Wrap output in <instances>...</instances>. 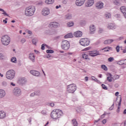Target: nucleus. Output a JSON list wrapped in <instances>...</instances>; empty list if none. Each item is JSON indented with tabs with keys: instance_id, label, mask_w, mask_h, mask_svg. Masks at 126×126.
<instances>
[{
	"instance_id": "1",
	"label": "nucleus",
	"mask_w": 126,
	"mask_h": 126,
	"mask_svg": "<svg viewBox=\"0 0 126 126\" xmlns=\"http://www.w3.org/2000/svg\"><path fill=\"white\" fill-rule=\"evenodd\" d=\"M63 115V111L60 109L54 110L51 113V117L53 120H58L61 116Z\"/></svg>"
},
{
	"instance_id": "2",
	"label": "nucleus",
	"mask_w": 126,
	"mask_h": 126,
	"mask_svg": "<svg viewBox=\"0 0 126 126\" xmlns=\"http://www.w3.org/2000/svg\"><path fill=\"white\" fill-rule=\"evenodd\" d=\"M35 10H36V8L34 6H29L26 8L25 13L27 16H32L34 15Z\"/></svg>"
},
{
	"instance_id": "3",
	"label": "nucleus",
	"mask_w": 126,
	"mask_h": 126,
	"mask_svg": "<svg viewBox=\"0 0 126 126\" xmlns=\"http://www.w3.org/2000/svg\"><path fill=\"white\" fill-rule=\"evenodd\" d=\"M6 78L10 80L13 79L15 77V71L13 69H10L6 72Z\"/></svg>"
},
{
	"instance_id": "4",
	"label": "nucleus",
	"mask_w": 126,
	"mask_h": 126,
	"mask_svg": "<svg viewBox=\"0 0 126 126\" xmlns=\"http://www.w3.org/2000/svg\"><path fill=\"white\" fill-rule=\"evenodd\" d=\"M77 88L76 85L74 84H70L67 86V92L68 93H74L76 91Z\"/></svg>"
},
{
	"instance_id": "5",
	"label": "nucleus",
	"mask_w": 126,
	"mask_h": 126,
	"mask_svg": "<svg viewBox=\"0 0 126 126\" xmlns=\"http://www.w3.org/2000/svg\"><path fill=\"white\" fill-rule=\"evenodd\" d=\"M1 42L4 46L9 45L10 43V37L7 35H5L1 37Z\"/></svg>"
},
{
	"instance_id": "6",
	"label": "nucleus",
	"mask_w": 126,
	"mask_h": 126,
	"mask_svg": "<svg viewBox=\"0 0 126 126\" xmlns=\"http://www.w3.org/2000/svg\"><path fill=\"white\" fill-rule=\"evenodd\" d=\"M62 48L63 50H64V51L69 50V48H70V44H69V42L67 40H63L62 42Z\"/></svg>"
},
{
	"instance_id": "7",
	"label": "nucleus",
	"mask_w": 126,
	"mask_h": 126,
	"mask_svg": "<svg viewBox=\"0 0 126 126\" xmlns=\"http://www.w3.org/2000/svg\"><path fill=\"white\" fill-rule=\"evenodd\" d=\"M79 43L82 46L86 47V46H89V44H90V41L88 38H82L80 40Z\"/></svg>"
},
{
	"instance_id": "8",
	"label": "nucleus",
	"mask_w": 126,
	"mask_h": 126,
	"mask_svg": "<svg viewBox=\"0 0 126 126\" xmlns=\"http://www.w3.org/2000/svg\"><path fill=\"white\" fill-rule=\"evenodd\" d=\"M13 94L15 96L19 97L21 95V89L19 87H16L13 90Z\"/></svg>"
},
{
	"instance_id": "9",
	"label": "nucleus",
	"mask_w": 126,
	"mask_h": 126,
	"mask_svg": "<svg viewBox=\"0 0 126 126\" xmlns=\"http://www.w3.org/2000/svg\"><path fill=\"white\" fill-rule=\"evenodd\" d=\"M42 15L43 16H47L50 14V9L49 8H43L42 11H41Z\"/></svg>"
},
{
	"instance_id": "10",
	"label": "nucleus",
	"mask_w": 126,
	"mask_h": 126,
	"mask_svg": "<svg viewBox=\"0 0 126 126\" xmlns=\"http://www.w3.org/2000/svg\"><path fill=\"white\" fill-rule=\"evenodd\" d=\"M50 27H54V28H58L60 27V24L57 22H52L49 24Z\"/></svg>"
},
{
	"instance_id": "11",
	"label": "nucleus",
	"mask_w": 126,
	"mask_h": 126,
	"mask_svg": "<svg viewBox=\"0 0 126 126\" xmlns=\"http://www.w3.org/2000/svg\"><path fill=\"white\" fill-rule=\"evenodd\" d=\"M90 33L91 35H93L94 33H95V31H96V28L94 25H91L90 26Z\"/></svg>"
},
{
	"instance_id": "12",
	"label": "nucleus",
	"mask_w": 126,
	"mask_h": 126,
	"mask_svg": "<svg viewBox=\"0 0 126 126\" xmlns=\"http://www.w3.org/2000/svg\"><path fill=\"white\" fill-rule=\"evenodd\" d=\"M95 7L97 9H102L104 7V3L102 2H97L95 4Z\"/></svg>"
},
{
	"instance_id": "13",
	"label": "nucleus",
	"mask_w": 126,
	"mask_h": 126,
	"mask_svg": "<svg viewBox=\"0 0 126 126\" xmlns=\"http://www.w3.org/2000/svg\"><path fill=\"white\" fill-rule=\"evenodd\" d=\"M107 28L109 29V30L116 29V25L113 23H109L107 26Z\"/></svg>"
},
{
	"instance_id": "14",
	"label": "nucleus",
	"mask_w": 126,
	"mask_h": 126,
	"mask_svg": "<svg viewBox=\"0 0 126 126\" xmlns=\"http://www.w3.org/2000/svg\"><path fill=\"white\" fill-rule=\"evenodd\" d=\"M85 2V0H76L75 4L77 6H81Z\"/></svg>"
},
{
	"instance_id": "15",
	"label": "nucleus",
	"mask_w": 126,
	"mask_h": 126,
	"mask_svg": "<svg viewBox=\"0 0 126 126\" xmlns=\"http://www.w3.org/2000/svg\"><path fill=\"white\" fill-rule=\"evenodd\" d=\"M29 59H30V61H31L32 63H35V55H34V53H30L29 55Z\"/></svg>"
},
{
	"instance_id": "16",
	"label": "nucleus",
	"mask_w": 126,
	"mask_h": 126,
	"mask_svg": "<svg viewBox=\"0 0 126 126\" xmlns=\"http://www.w3.org/2000/svg\"><path fill=\"white\" fill-rule=\"evenodd\" d=\"M26 82H27V80L26 79H25V78L20 79L18 81V83L21 85H24V84H26Z\"/></svg>"
},
{
	"instance_id": "17",
	"label": "nucleus",
	"mask_w": 126,
	"mask_h": 126,
	"mask_svg": "<svg viewBox=\"0 0 126 126\" xmlns=\"http://www.w3.org/2000/svg\"><path fill=\"white\" fill-rule=\"evenodd\" d=\"M30 73L34 76H39L40 75V73L38 71L35 70H32L30 71Z\"/></svg>"
},
{
	"instance_id": "18",
	"label": "nucleus",
	"mask_w": 126,
	"mask_h": 126,
	"mask_svg": "<svg viewBox=\"0 0 126 126\" xmlns=\"http://www.w3.org/2000/svg\"><path fill=\"white\" fill-rule=\"evenodd\" d=\"M88 55L89 56H91V57H93L94 58V57H96V56H98V55H100L99 53H96L95 51H91L90 52Z\"/></svg>"
},
{
	"instance_id": "19",
	"label": "nucleus",
	"mask_w": 126,
	"mask_h": 126,
	"mask_svg": "<svg viewBox=\"0 0 126 126\" xmlns=\"http://www.w3.org/2000/svg\"><path fill=\"white\" fill-rule=\"evenodd\" d=\"M74 36L77 37V38H79L82 36V32L81 31H77L74 33Z\"/></svg>"
},
{
	"instance_id": "20",
	"label": "nucleus",
	"mask_w": 126,
	"mask_h": 126,
	"mask_svg": "<svg viewBox=\"0 0 126 126\" xmlns=\"http://www.w3.org/2000/svg\"><path fill=\"white\" fill-rule=\"evenodd\" d=\"M93 4H94V0H88L86 5V6L90 7L92 6Z\"/></svg>"
},
{
	"instance_id": "21",
	"label": "nucleus",
	"mask_w": 126,
	"mask_h": 126,
	"mask_svg": "<svg viewBox=\"0 0 126 126\" xmlns=\"http://www.w3.org/2000/svg\"><path fill=\"white\" fill-rule=\"evenodd\" d=\"M121 12L123 13L124 17L126 19V8L125 6H122L120 8Z\"/></svg>"
},
{
	"instance_id": "22",
	"label": "nucleus",
	"mask_w": 126,
	"mask_h": 126,
	"mask_svg": "<svg viewBox=\"0 0 126 126\" xmlns=\"http://www.w3.org/2000/svg\"><path fill=\"white\" fill-rule=\"evenodd\" d=\"M6 117V113L4 111H0V119H4Z\"/></svg>"
},
{
	"instance_id": "23",
	"label": "nucleus",
	"mask_w": 126,
	"mask_h": 126,
	"mask_svg": "<svg viewBox=\"0 0 126 126\" xmlns=\"http://www.w3.org/2000/svg\"><path fill=\"white\" fill-rule=\"evenodd\" d=\"M5 96V91L3 90H0V98H3Z\"/></svg>"
},
{
	"instance_id": "24",
	"label": "nucleus",
	"mask_w": 126,
	"mask_h": 126,
	"mask_svg": "<svg viewBox=\"0 0 126 126\" xmlns=\"http://www.w3.org/2000/svg\"><path fill=\"white\" fill-rule=\"evenodd\" d=\"M113 42H114L113 39H107L104 41V45H109V44L113 43Z\"/></svg>"
},
{
	"instance_id": "25",
	"label": "nucleus",
	"mask_w": 126,
	"mask_h": 126,
	"mask_svg": "<svg viewBox=\"0 0 126 126\" xmlns=\"http://www.w3.org/2000/svg\"><path fill=\"white\" fill-rule=\"evenodd\" d=\"M73 37V35L72 34V33H67L64 36V38L65 39H67V38H72Z\"/></svg>"
},
{
	"instance_id": "26",
	"label": "nucleus",
	"mask_w": 126,
	"mask_h": 126,
	"mask_svg": "<svg viewBox=\"0 0 126 126\" xmlns=\"http://www.w3.org/2000/svg\"><path fill=\"white\" fill-rule=\"evenodd\" d=\"M113 2L115 5H121L122 4V2L120 0H115Z\"/></svg>"
},
{
	"instance_id": "27",
	"label": "nucleus",
	"mask_w": 126,
	"mask_h": 126,
	"mask_svg": "<svg viewBox=\"0 0 126 126\" xmlns=\"http://www.w3.org/2000/svg\"><path fill=\"white\" fill-rule=\"evenodd\" d=\"M45 2L47 4H52L55 2V0H46Z\"/></svg>"
},
{
	"instance_id": "28",
	"label": "nucleus",
	"mask_w": 126,
	"mask_h": 126,
	"mask_svg": "<svg viewBox=\"0 0 126 126\" xmlns=\"http://www.w3.org/2000/svg\"><path fill=\"white\" fill-rule=\"evenodd\" d=\"M72 123L73 126H78V123H77V121H76V119H73L72 120Z\"/></svg>"
},
{
	"instance_id": "29",
	"label": "nucleus",
	"mask_w": 126,
	"mask_h": 126,
	"mask_svg": "<svg viewBox=\"0 0 126 126\" xmlns=\"http://www.w3.org/2000/svg\"><path fill=\"white\" fill-rule=\"evenodd\" d=\"M82 58L83 59H85V60H87L88 61H89L90 60L89 58H88V55L86 54H83Z\"/></svg>"
},
{
	"instance_id": "30",
	"label": "nucleus",
	"mask_w": 126,
	"mask_h": 126,
	"mask_svg": "<svg viewBox=\"0 0 126 126\" xmlns=\"http://www.w3.org/2000/svg\"><path fill=\"white\" fill-rule=\"evenodd\" d=\"M109 77H107V81H109V82H112V79H114V78H113L112 76H113V75L111 73L109 74Z\"/></svg>"
},
{
	"instance_id": "31",
	"label": "nucleus",
	"mask_w": 126,
	"mask_h": 126,
	"mask_svg": "<svg viewBox=\"0 0 126 126\" xmlns=\"http://www.w3.org/2000/svg\"><path fill=\"white\" fill-rule=\"evenodd\" d=\"M125 61H126V59L118 61L117 64H119V65H123V64H125Z\"/></svg>"
},
{
	"instance_id": "32",
	"label": "nucleus",
	"mask_w": 126,
	"mask_h": 126,
	"mask_svg": "<svg viewBox=\"0 0 126 126\" xmlns=\"http://www.w3.org/2000/svg\"><path fill=\"white\" fill-rule=\"evenodd\" d=\"M66 19H71L72 18V15L71 14H67L65 15Z\"/></svg>"
},
{
	"instance_id": "33",
	"label": "nucleus",
	"mask_w": 126,
	"mask_h": 126,
	"mask_svg": "<svg viewBox=\"0 0 126 126\" xmlns=\"http://www.w3.org/2000/svg\"><path fill=\"white\" fill-rule=\"evenodd\" d=\"M73 25H74V23L72 21L69 22L67 24V26L68 27H72V26H73Z\"/></svg>"
},
{
	"instance_id": "34",
	"label": "nucleus",
	"mask_w": 126,
	"mask_h": 126,
	"mask_svg": "<svg viewBox=\"0 0 126 126\" xmlns=\"http://www.w3.org/2000/svg\"><path fill=\"white\" fill-rule=\"evenodd\" d=\"M111 49L112 47H106L105 48L102 49V50L103 51V50H104V52H109V50H111Z\"/></svg>"
},
{
	"instance_id": "35",
	"label": "nucleus",
	"mask_w": 126,
	"mask_h": 126,
	"mask_svg": "<svg viewBox=\"0 0 126 126\" xmlns=\"http://www.w3.org/2000/svg\"><path fill=\"white\" fill-rule=\"evenodd\" d=\"M35 96H40L41 95V92L39 90L34 91Z\"/></svg>"
},
{
	"instance_id": "36",
	"label": "nucleus",
	"mask_w": 126,
	"mask_h": 126,
	"mask_svg": "<svg viewBox=\"0 0 126 126\" xmlns=\"http://www.w3.org/2000/svg\"><path fill=\"white\" fill-rule=\"evenodd\" d=\"M17 61V60L15 57H13L11 59V62H12V63H16Z\"/></svg>"
},
{
	"instance_id": "37",
	"label": "nucleus",
	"mask_w": 126,
	"mask_h": 126,
	"mask_svg": "<svg viewBox=\"0 0 126 126\" xmlns=\"http://www.w3.org/2000/svg\"><path fill=\"white\" fill-rule=\"evenodd\" d=\"M101 68H102V69H104V70H105V71H107L108 70V68H107V66H106L104 64L101 65Z\"/></svg>"
},
{
	"instance_id": "38",
	"label": "nucleus",
	"mask_w": 126,
	"mask_h": 126,
	"mask_svg": "<svg viewBox=\"0 0 126 126\" xmlns=\"http://www.w3.org/2000/svg\"><path fill=\"white\" fill-rule=\"evenodd\" d=\"M45 47H47L48 49H50V47L48 46L47 45H46V44L45 45V44H43L41 45V50H45Z\"/></svg>"
},
{
	"instance_id": "39",
	"label": "nucleus",
	"mask_w": 126,
	"mask_h": 126,
	"mask_svg": "<svg viewBox=\"0 0 126 126\" xmlns=\"http://www.w3.org/2000/svg\"><path fill=\"white\" fill-rule=\"evenodd\" d=\"M2 86H4V87H5L7 86V82L5 81H3L1 83Z\"/></svg>"
},
{
	"instance_id": "40",
	"label": "nucleus",
	"mask_w": 126,
	"mask_h": 126,
	"mask_svg": "<svg viewBox=\"0 0 126 126\" xmlns=\"http://www.w3.org/2000/svg\"><path fill=\"white\" fill-rule=\"evenodd\" d=\"M5 56L2 53H0V60H4Z\"/></svg>"
},
{
	"instance_id": "41",
	"label": "nucleus",
	"mask_w": 126,
	"mask_h": 126,
	"mask_svg": "<svg viewBox=\"0 0 126 126\" xmlns=\"http://www.w3.org/2000/svg\"><path fill=\"white\" fill-rule=\"evenodd\" d=\"M106 18H110L111 17V14L110 13H107L105 14Z\"/></svg>"
},
{
	"instance_id": "42",
	"label": "nucleus",
	"mask_w": 126,
	"mask_h": 126,
	"mask_svg": "<svg viewBox=\"0 0 126 126\" xmlns=\"http://www.w3.org/2000/svg\"><path fill=\"white\" fill-rule=\"evenodd\" d=\"M46 53L47 54H54V50H46Z\"/></svg>"
},
{
	"instance_id": "43",
	"label": "nucleus",
	"mask_w": 126,
	"mask_h": 126,
	"mask_svg": "<svg viewBox=\"0 0 126 126\" xmlns=\"http://www.w3.org/2000/svg\"><path fill=\"white\" fill-rule=\"evenodd\" d=\"M114 58L113 57H110L108 59V62L109 63H112V62H114Z\"/></svg>"
},
{
	"instance_id": "44",
	"label": "nucleus",
	"mask_w": 126,
	"mask_h": 126,
	"mask_svg": "<svg viewBox=\"0 0 126 126\" xmlns=\"http://www.w3.org/2000/svg\"><path fill=\"white\" fill-rule=\"evenodd\" d=\"M32 44H33V45H36V44H37V39L33 38V39H32Z\"/></svg>"
},
{
	"instance_id": "45",
	"label": "nucleus",
	"mask_w": 126,
	"mask_h": 126,
	"mask_svg": "<svg viewBox=\"0 0 126 126\" xmlns=\"http://www.w3.org/2000/svg\"><path fill=\"white\" fill-rule=\"evenodd\" d=\"M48 106H50V107H54L55 106V103L51 102V103H48L47 104Z\"/></svg>"
},
{
	"instance_id": "46",
	"label": "nucleus",
	"mask_w": 126,
	"mask_h": 126,
	"mask_svg": "<svg viewBox=\"0 0 126 126\" xmlns=\"http://www.w3.org/2000/svg\"><path fill=\"white\" fill-rule=\"evenodd\" d=\"M101 86L103 88V89H104L105 90H107L108 89V88H107V86L104 84H102Z\"/></svg>"
},
{
	"instance_id": "47",
	"label": "nucleus",
	"mask_w": 126,
	"mask_h": 126,
	"mask_svg": "<svg viewBox=\"0 0 126 126\" xmlns=\"http://www.w3.org/2000/svg\"><path fill=\"white\" fill-rule=\"evenodd\" d=\"M104 31V30H103V29L102 28H99L98 30V33H103V32Z\"/></svg>"
},
{
	"instance_id": "48",
	"label": "nucleus",
	"mask_w": 126,
	"mask_h": 126,
	"mask_svg": "<svg viewBox=\"0 0 126 126\" xmlns=\"http://www.w3.org/2000/svg\"><path fill=\"white\" fill-rule=\"evenodd\" d=\"M114 79H119V78H120V76H119L118 75H115L114 76Z\"/></svg>"
},
{
	"instance_id": "49",
	"label": "nucleus",
	"mask_w": 126,
	"mask_h": 126,
	"mask_svg": "<svg viewBox=\"0 0 126 126\" xmlns=\"http://www.w3.org/2000/svg\"><path fill=\"white\" fill-rule=\"evenodd\" d=\"M116 49L117 53H119V52H120V46H119V45L117 46L116 47Z\"/></svg>"
},
{
	"instance_id": "50",
	"label": "nucleus",
	"mask_w": 126,
	"mask_h": 126,
	"mask_svg": "<svg viewBox=\"0 0 126 126\" xmlns=\"http://www.w3.org/2000/svg\"><path fill=\"white\" fill-rule=\"evenodd\" d=\"M121 104H122V97H120L119 102L118 103V106L121 107Z\"/></svg>"
},
{
	"instance_id": "51",
	"label": "nucleus",
	"mask_w": 126,
	"mask_h": 126,
	"mask_svg": "<svg viewBox=\"0 0 126 126\" xmlns=\"http://www.w3.org/2000/svg\"><path fill=\"white\" fill-rule=\"evenodd\" d=\"M114 105H115V103H113L111 106L109 108L110 111H112L113 109H114Z\"/></svg>"
},
{
	"instance_id": "52",
	"label": "nucleus",
	"mask_w": 126,
	"mask_h": 126,
	"mask_svg": "<svg viewBox=\"0 0 126 126\" xmlns=\"http://www.w3.org/2000/svg\"><path fill=\"white\" fill-rule=\"evenodd\" d=\"M30 97H34V96H35L34 92L33 93H32L30 95Z\"/></svg>"
},
{
	"instance_id": "53",
	"label": "nucleus",
	"mask_w": 126,
	"mask_h": 126,
	"mask_svg": "<svg viewBox=\"0 0 126 126\" xmlns=\"http://www.w3.org/2000/svg\"><path fill=\"white\" fill-rule=\"evenodd\" d=\"M107 123V120H106V119H104L102 121V123L103 125H105V124Z\"/></svg>"
},
{
	"instance_id": "54",
	"label": "nucleus",
	"mask_w": 126,
	"mask_h": 126,
	"mask_svg": "<svg viewBox=\"0 0 126 126\" xmlns=\"http://www.w3.org/2000/svg\"><path fill=\"white\" fill-rule=\"evenodd\" d=\"M51 57H52V56H51V55L48 54L46 56V57H44V58H47V59H50V58H51Z\"/></svg>"
},
{
	"instance_id": "55",
	"label": "nucleus",
	"mask_w": 126,
	"mask_h": 126,
	"mask_svg": "<svg viewBox=\"0 0 126 126\" xmlns=\"http://www.w3.org/2000/svg\"><path fill=\"white\" fill-rule=\"evenodd\" d=\"M21 41L23 44L24 43H25V42H26V40H25V39H22Z\"/></svg>"
},
{
	"instance_id": "56",
	"label": "nucleus",
	"mask_w": 126,
	"mask_h": 126,
	"mask_svg": "<svg viewBox=\"0 0 126 126\" xmlns=\"http://www.w3.org/2000/svg\"><path fill=\"white\" fill-rule=\"evenodd\" d=\"M2 14H4V15H6V16H8V14L6 13V12L4 11V12H3Z\"/></svg>"
},
{
	"instance_id": "57",
	"label": "nucleus",
	"mask_w": 126,
	"mask_h": 126,
	"mask_svg": "<svg viewBox=\"0 0 126 126\" xmlns=\"http://www.w3.org/2000/svg\"><path fill=\"white\" fill-rule=\"evenodd\" d=\"M115 17H117V18H120V17H121V15L116 14V15H115Z\"/></svg>"
},
{
	"instance_id": "58",
	"label": "nucleus",
	"mask_w": 126,
	"mask_h": 126,
	"mask_svg": "<svg viewBox=\"0 0 126 126\" xmlns=\"http://www.w3.org/2000/svg\"><path fill=\"white\" fill-rule=\"evenodd\" d=\"M43 2L42 1H40V2H39L38 3H37V4L38 5H42V4H43Z\"/></svg>"
},
{
	"instance_id": "59",
	"label": "nucleus",
	"mask_w": 126,
	"mask_h": 126,
	"mask_svg": "<svg viewBox=\"0 0 126 126\" xmlns=\"http://www.w3.org/2000/svg\"><path fill=\"white\" fill-rule=\"evenodd\" d=\"M67 2L66 0H64L63 1V4H66Z\"/></svg>"
},
{
	"instance_id": "60",
	"label": "nucleus",
	"mask_w": 126,
	"mask_h": 126,
	"mask_svg": "<svg viewBox=\"0 0 126 126\" xmlns=\"http://www.w3.org/2000/svg\"><path fill=\"white\" fill-rule=\"evenodd\" d=\"M29 122L30 123L31 122H32V119L31 118H30L28 119Z\"/></svg>"
},
{
	"instance_id": "61",
	"label": "nucleus",
	"mask_w": 126,
	"mask_h": 126,
	"mask_svg": "<svg viewBox=\"0 0 126 126\" xmlns=\"http://www.w3.org/2000/svg\"><path fill=\"white\" fill-rule=\"evenodd\" d=\"M34 53H36V55H38V54L39 53V51H37L36 50H34Z\"/></svg>"
},
{
	"instance_id": "62",
	"label": "nucleus",
	"mask_w": 126,
	"mask_h": 126,
	"mask_svg": "<svg viewBox=\"0 0 126 126\" xmlns=\"http://www.w3.org/2000/svg\"><path fill=\"white\" fill-rule=\"evenodd\" d=\"M10 85H12V86H15V84H14L13 82H11Z\"/></svg>"
},
{
	"instance_id": "63",
	"label": "nucleus",
	"mask_w": 126,
	"mask_h": 126,
	"mask_svg": "<svg viewBox=\"0 0 126 126\" xmlns=\"http://www.w3.org/2000/svg\"><path fill=\"white\" fill-rule=\"evenodd\" d=\"M88 76H86L85 77V81H88Z\"/></svg>"
},
{
	"instance_id": "64",
	"label": "nucleus",
	"mask_w": 126,
	"mask_h": 126,
	"mask_svg": "<svg viewBox=\"0 0 126 126\" xmlns=\"http://www.w3.org/2000/svg\"><path fill=\"white\" fill-rule=\"evenodd\" d=\"M123 114L124 115H126V109L124 110V112H123Z\"/></svg>"
}]
</instances>
